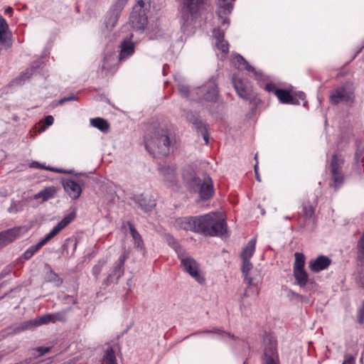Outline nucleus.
Instances as JSON below:
<instances>
[{"instance_id": "1", "label": "nucleus", "mask_w": 364, "mask_h": 364, "mask_svg": "<svg viewBox=\"0 0 364 364\" xmlns=\"http://www.w3.org/2000/svg\"><path fill=\"white\" fill-rule=\"evenodd\" d=\"M197 227V232L207 236H223L227 232L225 219L217 213H210L198 217Z\"/></svg>"}, {"instance_id": "2", "label": "nucleus", "mask_w": 364, "mask_h": 364, "mask_svg": "<svg viewBox=\"0 0 364 364\" xmlns=\"http://www.w3.org/2000/svg\"><path fill=\"white\" fill-rule=\"evenodd\" d=\"M170 143L168 130L164 127L155 129L145 139L146 149L153 154L167 155Z\"/></svg>"}, {"instance_id": "3", "label": "nucleus", "mask_w": 364, "mask_h": 364, "mask_svg": "<svg viewBox=\"0 0 364 364\" xmlns=\"http://www.w3.org/2000/svg\"><path fill=\"white\" fill-rule=\"evenodd\" d=\"M244 282L247 284L245 292L241 296L240 310L242 314H247L249 311L250 304L246 300L249 296H252L255 301L259 294V284L262 282V277L259 272L257 269L244 276Z\"/></svg>"}, {"instance_id": "4", "label": "nucleus", "mask_w": 364, "mask_h": 364, "mask_svg": "<svg viewBox=\"0 0 364 364\" xmlns=\"http://www.w3.org/2000/svg\"><path fill=\"white\" fill-rule=\"evenodd\" d=\"M76 218V213L72 211L65 215L53 228L36 245L31 246L24 253L23 257L26 259H28L37 252L43 245H45L50 240L57 235L63 229L67 227Z\"/></svg>"}, {"instance_id": "5", "label": "nucleus", "mask_w": 364, "mask_h": 364, "mask_svg": "<svg viewBox=\"0 0 364 364\" xmlns=\"http://www.w3.org/2000/svg\"><path fill=\"white\" fill-rule=\"evenodd\" d=\"M181 4L182 27L184 28L186 24L192 23L193 18L202 14L206 9L208 0H181Z\"/></svg>"}, {"instance_id": "6", "label": "nucleus", "mask_w": 364, "mask_h": 364, "mask_svg": "<svg viewBox=\"0 0 364 364\" xmlns=\"http://www.w3.org/2000/svg\"><path fill=\"white\" fill-rule=\"evenodd\" d=\"M182 269L200 284L205 282V277L200 269L199 264L188 255L183 252H178Z\"/></svg>"}, {"instance_id": "7", "label": "nucleus", "mask_w": 364, "mask_h": 364, "mask_svg": "<svg viewBox=\"0 0 364 364\" xmlns=\"http://www.w3.org/2000/svg\"><path fill=\"white\" fill-rule=\"evenodd\" d=\"M306 258L303 253L295 252L293 264V274L295 282L301 287H305L309 281V274L304 269Z\"/></svg>"}, {"instance_id": "8", "label": "nucleus", "mask_w": 364, "mask_h": 364, "mask_svg": "<svg viewBox=\"0 0 364 364\" xmlns=\"http://www.w3.org/2000/svg\"><path fill=\"white\" fill-rule=\"evenodd\" d=\"M277 346V343L274 338L268 337L264 339L262 364H280Z\"/></svg>"}, {"instance_id": "9", "label": "nucleus", "mask_w": 364, "mask_h": 364, "mask_svg": "<svg viewBox=\"0 0 364 364\" xmlns=\"http://www.w3.org/2000/svg\"><path fill=\"white\" fill-rule=\"evenodd\" d=\"M128 258V253L124 252L117 261L114 263L112 269L110 270V272L108 273L107 277L103 281V284L105 286H109L111 284L117 283L119 279L124 274V262L126 259Z\"/></svg>"}, {"instance_id": "10", "label": "nucleus", "mask_w": 364, "mask_h": 364, "mask_svg": "<svg viewBox=\"0 0 364 364\" xmlns=\"http://www.w3.org/2000/svg\"><path fill=\"white\" fill-rule=\"evenodd\" d=\"M194 184L198 187V192L200 198L206 200L212 198L214 195L213 183L211 178L208 176H204L203 178L199 177L193 179Z\"/></svg>"}, {"instance_id": "11", "label": "nucleus", "mask_w": 364, "mask_h": 364, "mask_svg": "<svg viewBox=\"0 0 364 364\" xmlns=\"http://www.w3.org/2000/svg\"><path fill=\"white\" fill-rule=\"evenodd\" d=\"M344 164V159L337 154L332 156L331 162V179L336 188L341 186L344 181L343 173L342 172V167Z\"/></svg>"}, {"instance_id": "12", "label": "nucleus", "mask_w": 364, "mask_h": 364, "mask_svg": "<svg viewBox=\"0 0 364 364\" xmlns=\"http://www.w3.org/2000/svg\"><path fill=\"white\" fill-rule=\"evenodd\" d=\"M159 172L168 187L171 188L173 191H177L178 189L179 186L175 166H161L159 168Z\"/></svg>"}, {"instance_id": "13", "label": "nucleus", "mask_w": 364, "mask_h": 364, "mask_svg": "<svg viewBox=\"0 0 364 364\" xmlns=\"http://www.w3.org/2000/svg\"><path fill=\"white\" fill-rule=\"evenodd\" d=\"M196 94L199 95V100L208 102H215L218 97V90L216 84L210 81L196 90Z\"/></svg>"}, {"instance_id": "14", "label": "nucleus", "mask_w": 364, "mask_h": 364, "mask_svg": "<svg viewBox=\"0 0 364 364\" xmlns=\"http://www.w3.org/2000/svg\"><path fill=\"white\" fill-rule=\"evenodd\" d=\"M232 83L234 88L240 97L245 100H250L251 99L252 90L247 82H245L241 78L233 76Z\"/></svg>"}, {"instance_id": "15", "label": "nucleus", "mask_w": 364, "mask_h": 364, "mask_svg": "<svg viewBox=\"0 0 364 364\" xmlns=\"http://www.w3.org/2000/svg\"><path fill=\"white\" fill-rule=\"evenodd\" d=\"M0 43L6 48H9L13 45L12 33L6 19L1 15H0Z\"/></svg>"}, {"instance_id": "16", "label": "nucleus", "mask_w": 364, "mask_h": 364, "mask_svg": "<svg viewBox=\"0 0 364 364\" xmlns=\"http://www.w3.org/2000/svg\"><path fill=\"white\" fill-rule=\"evenodd\" d=\"M233 1H235V0H219L218 1L217 14L220 19L221 23L223 25L229 24V19L226 16L231 13L233 7Z\"/></svg>"}, {"instance_id": "17", "label": "nucleus", "mask_w": 364, "mask_h": 364, "mask_svg": "<svg viewBox=\"0 0 364 364\" xmlns=\"http://www.w3.org/2000/svg\"><path fill=\"white\" fill-rule=\"evenodd\" d=\"M331 264V259L325 255H319L316 259L309 262V268L311 272L318 273L326 269Z\"/></svg>"}, {"instance_id": "18", "label": "nucleus", "mask_w": 364, "mask_h": 364, "mask_svg": "<svg viewBox=\"0 0 364 364\" xmlns=\"http://www.w3.org/2000/svg\"><path fill=\"white\" fill-rule=\"evenodd\" d=\"M63 188L68 196L74 200L77 199L82 193V184L72 179L65 180Z\"/></svg>"}, {"instance_id": "19", "label": "nucleus", "mask_w": 364, "mask_h": 364, "mask_svg": "<svg viewBox=\"0 0 364 364\" xmlns=\"http://www.w3.org/2000/svg\"><path fill=\"white\" fill-rule=\"evenodd\" d=\"M129 22L134 29L143 31L147 23L145 11H132Z\"/></svg>"}, {"instance_id": "20", "label": "nucleus", "mask_w": 364, "mask_h": 364, "mask_svg": "<svg viewBox=\"0 0 364 364\" xmlns=\"http://www.w3.org/2000/svg\"><path fill=\"white\" fill-rule=\"evenodd\" d=\"M198 217L179 218L176 220L175 225L178 228L197 232Z\"/></svg>"}, {"instance_id": "21", "label": "nucleus", "mask_w": 364, "mask_h": 364, "mask_svg": "<svg viewBox=\"0 0 364 364\" xmlns=\"http://www.w3.org/2000/svg\"><path fill=\"white\" fill-rule=\"evenodd\" d=\"M119 60H125L134 53V44L129 40H124L121 43Z\"/></svg>"}, {"instance_id": "22", "label": "nucleus", "mask_w": 364, "mask_h": 364, "mask_svg": "<svg viewBox=\"0 0 364 364\" xmlns=\"http://www.w3.org/2000/svg\"><path fill=\"white\" fill-rule=\"evenodd\" d=\"M257 239L252 238L246 246L242 249L240 257L242 260H250L255 252Z\"/></svg>"}, {"instance_id": "23", "label": "nucleus", "mask_w": 364, "mask_h": 364, "mask_svg": "<svg viewBox=\"0 0 364 364\" xmlns=\"http://www.w3.org/2000/svg\"><path fill=\"white\" fill-rule=\"evenodd\" d=\"M276 96L282 103L292 105L299 104L298 100L294 97H293L289 91L286 90L279 89L276 90Z\"/></svg>"}, {"instance_id": "24", "label": "nucleus", "mask_w": 364, "mask_h": 364, "mask_svg": "<svg viewBox=\"0 0 364 364\" xmlns=\"http://www.w3.org/2000/svg\"><path fill=\"white\" fill-rule=\"evenodd\" d=\"M128 226L129 228L130 234L134 241V246L137 248L143 250L144 248V245L141 235L136 230L134 225L130 222H128Z\"/></svg>"}, {"instance_id": "25", "label": "nucleus", "mask_w": 364, "mask_h": 364, "mask_svg": "<svg viewBox=\"0 0 364 364\" xmlns=\"http://www.w3.org/2000/svg\"><path fill=\"white\" fill-rule=\"evenodd\" d=\"M56 188L54 186H50L44 188L34 196L35 199L42 198L43 201H46L53 198L56 194Z\"/></svg>"}, {"instance_id": "26", "label": "nucleus", "mask_w": 364, "mask_h": 364, "mask_svg": "<svg viewBox=\"0 0 364 364\" xmlns=\"http://www.w3.org/2000/svg\"><path fill=\"white\" fill-rule=\"evenodd\" d=\"M90 124L92 127L105 133L107 132L109 129V124L107 121L100 117L91 119Z\"/></svg>"}, {"instance_id": "27", "label": "nucleus", "mask_w": 364, "mask_h": 364, "mask_svg": "<svg viewBox=\"0 0 364 364\" xmlns=\"http://www.w3.org/2000/svg\"><path fill=\"white\" fill-rule=\"evenodd\" d=\"M138 203L144 211H149L151 209H152L156 205V203H155L154 200L151 199L147 196H144V195H141L139 198Z\"/></svg>"}, {"instance_id": "28", "label": "nucleus", "mask_w": 364, "mask_h": 364, "mask_svg": "<svg viewBox=\"0 0 364 364\" xmlns=\"http://www.w3.org/2000/svg\"><path fill=\"white\" fill-rule=\"evenodd\" d=\"M16 238V232L13 230L0 232V247L5 246L7 243Z\"/></svg>"}, {"instance_id": "29", "label": "nucleus", "mask_w": 364, "mask_h": 364, "mask_svg": "<svg viewBox=\"0 0 364 364\" xmlns=\"http://www.w3.org/2000/svg\"><path fill=\"white\" fill-rule=\"evenodd\" d=\"M346 97L344 89H337L331 95L330 100L333 105H337Z\"/></svg>"}, {"instance_id": "30", "label": "nucleus", "mask_w": 364, "mask_h": 364, "mask_svg": "<svg viewBox=\"0 0 364 364\" xmlns=\"http://www.w3.org/2000/svg\"><path fill=\"white\" fill-rule=\"evenodd\" d=\"M102 364H117L114 351L112 347H109L103 356Z\"/></svg>"}, {"instance_id": "31", "label": "nucleus", "mask_w": 364, "mask_h": 364, "mask_svg": "<svg viewBox=\"0 0 364 364\" xmlns=\"http://www.w3.org/2000/svg\"><path fill=\"white\" fill-rule=\"evenodd\" d=\"M119 16V14H115L114 12H112L111 10H109L105 21L107 28L109 29L113 28L118 21Z\"/></svg>"}, {"instance_id": "32", "label": "nucleus", "mask_w": 364, "mask_h": 364, "mask_svg": "<svg viewBox=\"0 0 364 364\" xmlns=\"http://www.w3.org/2000/svg\"><path fill=\"white\" fill-rule=\"evenodd\" d=\"M116 62L117 60L114 53L107 55L103 60L102 68L105 70H110L115 65Z\"/></svg>"}, {"instance_id": "33", "label": "nucleus", "mask_w": 364, "mask_h": 364, "mask_svg": "<svg viewBox=\"0 0 364 364\" xmlns=\"http://www.w3.org/2000/svg\"><path fill=\"white\" fill-rule=\"evenodd\" d=\"M107 261L105 259H100L97 263L94 265L92 269V273L94 275L96 280L99 279V277L103 270V268L107 264Z\"/></svg>"}, {"instance_id": "34", "label": "nucleus", "mask_w": 364, "mask_h": 364, "mask_svg": "<svg viewBox=\"0 0 364 364\" xmlns=\"http://www.w3.org/2000/svg\"><path fill=\"white\" fill-rule=\"evenodd\" d=\"M46 280L48 282L54 283L57 287L60 286L63 283V280L52 269L47 272L46 274Z\"/></svg>"}, {"instance_id": "35", "label": "nucleus", "mask_w": 364, "mask_h": 364, "mask_svg": "<svg viewBox=\"0 0 364 364\" xmlns=\"http://www.w3.org/2000/svg\"><path fill=\"white\" fill-rule=\"evenodd\" d=\"M222 333H225L222 329L214 328L212 330H205V331H198L196 332H194L187 336H186L183 340L188 338L189 337H191L193 336H200L203 334H213V333H217L220 334Z\"/></svg>"}, {"instance_id": "36", "label": "nucleus", "mask_w": 364, "mask_h": 364, "mask_svg": "<svg viewBox=\"0 0 364 364\" xmlns=\"http://www.w3.org/2000/svg\"><path fill=\"white\" fill-rule=\"evenodd\" d=\"M128 0H117L112 6L111 10L112 12L115 14H120L125 5L127 4Z\"/></svg>"}, {"instance_id": "37", "label": "nucleus", "mask_w": 364, "mask_h": 364, "mask_svg": "<svg viewBox=\"0 0 364 364\" xmlns=\"http://www.w3.org/2000/svg\"><path fill=\"white\" fill-rule=\"evenodd\" d=\"M302 213L306 218H311L314 214V208L310 204H304Z\"/></svg>"}, {"instance_id": "38", "label": "nucleus", "mask_w": 364, "mask_h": 364, "mask_svg": "<svg viewBox=\"0 0 364 364\" xmlns=\"http://www.w3.org/2000/svg\"><path fill=\"white\" fill-rule=\"evenodd\" d=\"M252 268H253L252 264L250 262V260H242L241 270H242L243 277L245 274L253 271L254 269H252Z\"/></svg>"}, {"instance_id": "39", "label": "nucleus", "mask_w": 364, "mask_h": 364, "mask_svg": "<svg viewBox=\"0 0 364 364\" xmlns=\"http://www.w3.org/2000/svg\"><path fill=\"white\" fill-rule=\"evenodd\" d=\"M358 257L360 262H364V232L358 242Z\"/></svg>"}, {"instance_id": "40", "label": "nucleus", "mask_w": 364, "mask_h": 364, "mask_svg": "<svg viewBox=\"0 0 364 364\" xmlns=\"http://www.w3.org/2000/svg\"><path fill=\"white\" fill-rule=\"evenodd\" d=\"M216 47L225 54L229 52V44L228 41L224 39L216 41Z\"/></svg>"}, {"instance_id": "41", "label": "nucleus", "mask_w": 364, "mask_h": 364, "mask_svg": "<svg viewBox=\"0 0 364 364\" xmlns=\"http://www.w3.org/2000/svg\"><path fill=\"white\" fill-rule=\"evenodd\" d=\"M35 72L36 69L34 68H30L22 73L17 80L24 81L25 80L30 78Z\"/></svg>"}, {"instance_id": "42", "label": "nucleus", "mask_w": 364, "mask_h": 364, "mask_svg": "<svg viewBox=\"0 0 364 364\" xmlns=\"http://www.w3.org/2000/svg\"><path fill=\"white\" fill-rule=\"evenodd\" d=\"M149 0H138L136 4L133 7L132 11H144V6Z\"/></svg>"}, {"instance_id": "43", "label": "nucleus", "mask_w": 364, "mask_h": 364, "mask_svg": "<svg viewBox=\"0 0 364 364\" xmlns=\"http://www.w3.org/2000/svg\"><path fill=\"white\" fill-rule=\"evenodd\" d=\"M53 322L56 321H65V312H57L53 314H50Z\"/></svg>"}, {"instance_id": "44", "label": "nucleus", "mask_w": 364, "mask_h": 364, "mask_svg": "<svg viewBox=\"0 0 364 364\" xmlns=\"http://www.w3.org/2000/svg\"><path fill=\"white\" fill-rule=\"evenodd\" d=\"M49 322H53L52 318L50 316V314H47L41 316L39 318L38 321H36V325H42V324H46Z\"/></svg>"}, {"instance_id": "45", "label": "nucleus", "mask_w": 364, "mask_h": 364, "mask_svg": "<svg viewBox=\"0 0 364 364\" xmlns=\"http://www.w3.org/2000/svg\"><path fill=\"white\" fill-rule=\"evenodd\" d=\"M178 92L183 97H188L190 93L188 87L183 85L178 86Z\"/></svg>"}, {"instance_id": "46", "label": "nucleus", "mask_w": 364, "mask_h": 364, "mask_svg": "<svg viewBox=\"0 0 364 364\" xmlns=\"http://www.w3.org/2000/svg\"><path fill=\"white\" fill-rule=\"evenodd\" d=\"M213 36L216 39V41L224 39V33L219 28H215L213 30Z\"/></svg>"}, {"instance_id": "47", "label": "nucleus", "mask_w": 364, "mask_h": 364, "mask_svg": "<svg viewBox=\"0 0 364 364\" xmlns=\"http://www.w3.org/2000/svg\"><path fill=\"white\" fill-rule=\"evenodd\" d=\"M358 319L360 323H364V301H363L362 306L359 309Z\"/></svg>"}, {"instance_id": "48", "label": "nucleus", "mask_w": 364, "mask_h": 364, "mask_svg": "<svg viewBox=\"0 0 364 364\" xmlns=\"http://www.w3.org/2000/svg\"><path fill=\"white\" fill-rule=\"evenodd\" d=\"M36 351L39 353V356L43 355L50 350V347H38L34 349Z\"/></svg>"}, {"instance_id": "49", "label": "nucleus", "mask_w": 364, "mask_h": 364, "mask_svg": "<svg viewBox=\"0 0 364 364\" xmlns=\"http://www.w3.org/2000/svg\"><path fill=\"white\" fill-rule=\"evenodd\" d=\"M342 364H355V359L352 355H347L345 356Z\"/></svg>"}, {"instance_id": "50", "label": "nucleus", "mask_w": 364, "mask_h": 364, "mask_svg": "<svg viewBox=\"0 0 364 364\" xmlns=\"http://www.w3.org/2000/svg\"><path fill=\"white\" fill-rule=\"evenodd\" d=\"M265 90L268 92H274L276 95V90H277L278 89L274 84L269 83L266 85Z\"/></svg>"}, {"instance_id": "51", "label": "nucleus", "mask_w": 364, "mask_h": 364, "mask_svg": "<svg viewBox=\"0 0 364 364\" xmlns=\"http://www.w3.org/2000/svg\"><path fill=\"white\" fill-rule=\"evenodd\" d=\"M43 122L47 126H50L53 124L54 118L53 117V116L48 115L44 118Z\"/></svg>"}, {"instance_id": "52", "label": "nucleus", "mask_w": 364, "mask_h": 364, "mask_svg": "<svg viewBox=\"0 0 364 364\" xmlns=\"http://www.w3.org/2000/svg\"><path fill=\"white\" fill-rule=\"evenodd\" d=\"M235 60L236 62L240 65H245V63H247V61L246 60L240 55H237L236 57H235Z\"/></svg>"}, {"instance_id": "53", "label": "nucleus", "mask_w": 364, "mask_h": 364, "mask_svg": "<svg viewBox=\"0 0 364 364\" xmlns=\"http://www.w3.org/2000/svg\"><path fill=\"white\" fill-rule=\"evenodd\" d=\"M356 155H358V154H356ZM363 166V165L362 164V161H360L357 159V156H355V166H356V168H357L358 171V173H361V171H362V170H361V169H362V168H361V166Z\"/></svg>"}, {"instance_id": "54", "label": "nucleus", "mask_w": 364, "mask_h": 364, "mask_svg": "<svg viewBox=\"0 0 364 364\" xmlns=\"http://www.w3.org/2000/svg\"><path fill=\"white\" fill-rule=\"evenodd\" d=\"M244 65H245V68L247 71H249V72H251V73H253L256 74V71H255V68H254L252 65H249V63H248L247 62V63H245Z\"/></svg>"}, {"instance_id": "55", "label": "nucleus", "mask_w": 364, "mask_h": 364, "mask_svg": "<svg viewBox=\"0 0 364 364\" xmlns=\"http://www.w3.org/2000/svg\"><path fill=\"white\" fill-rule=\"evenodd\" d=\"M77 98L75 96H71L69 97H64L60 100V103H63L65 102L70 101V100H75Z\"/></svg>"}, {"instance_id": "56", "label": "nucleus", "mask_w": 364, "mask_h": 364, "mask_svg": "<svg viewBox=\"0 0 364 364\" xmlns=\"http://www.w3.org/2000/svg\"><path fill=\"white\" fill-rule=\"evenodd\" d=\"M255 177H256L257 181L260 182L261 179H260V177H259V176L258 174V165H257V163L255 165Z\"/></svg>"}, {"instance_id": "57", "label": "nucleus", "mask_w": 364, "mask_h": 364, "mask_svg": "<svg viewBox=\"0 0 364 364\" xmlns=\"http://www.w3.org/2000/svg\"><path fill=\"white\" fill-rule=\"evenodd\" d=\"M46 168L47 170H50V171H54V172H57V173H64L65 172V171H63L62 170L56 169V168H54L47 167Z\"/></svg>"}, {"instance_id": "58", "label": "nucleus", "mask_w": 364, "mask_h": 364, "mask_svg": "<svg viewBox=\"0 0 364 364\" xmlns=\"http://www.w3.org/2000/svg\"><path fill=\"white\" fill-rule=\"evenodd\" d=\"M13 11V9L11 7H7L6 9H5L4 10V14H11Z\"/></svg>"}, {"instance_id": "59", "label": "nucleus", "mask_w": 364, "mask_h": 364, "mask_svg": "<svg viewBox=\"0 0 364 364\" xmlns=\"http://www.w3.org/2000/svg\"><path fill=\"white\" fill-rule=\"evenodd\" d=\"M299 98L301 100H305V95L304 93L301 92L299 95Z\"/></svg>"}, {"instance_id": "60", "label": "nucleus", "mask_w": 364, "mask_h": 364, "mask_svg": "<svg viewBox=\"0 0 364 364\" xmlns=\"http://www.w3.org/2000/svg\"><path fill=\"white\" fill-rule=\"evenodd\" d=\"M203 134L204 140L205 141L206 143H208V135L205 133H203Z\"/></svg>"}, {"instance_id": "61", "label": "nucleus", "mask_w": 364, "mask_h": 364, "mask_svg": "<svg viewBox=\"0 0 364 364\" xmlns=\"http://www.w3.org/2000/svg\"><path fill=\"white\" fill-rule=\"evenodd\" d=\"M196 126H197V128L199 129L200 128V126L202 125V123L201 122H198V123H196Z\"/></svg>"}, {"instance_id": "62", "label": "nucleus", "mask_w": 364, "mask_h": 364, "mask_svg": "<svg viewBox=\"0 0 364 364\" xmlns=\"http://www.w3.org/2000/svg\"><path fill=\"white\" fill-rule=\"evenodd\" d=\"M255 159H257V154H255Z\"/></svg>"}]
</instances>
